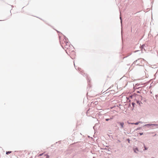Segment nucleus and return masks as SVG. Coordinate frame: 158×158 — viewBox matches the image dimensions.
I'll list each match as a JSON object with an SVG mask.
<instances>
[{
  "mask_svg": "<svg viewBox=\"0 0 158 158\" xmlns=\"http://www.w3.org/2000/svg\"><path fill=\"white\" fill-rule=\"evenodd\" d=\"M113 118H110V119H112ZM110 119H109V118H106V121H109V120Z\"/></svg>",
  "mask_w": 158,
  "mask_h": 158,
  "instance_id": "obj_9",
  "label": "nucleus"
},
{
  "mask_svg": "<svg viewBox=\"0 0 158 158\" xmlns=\"http://www.w3.org/2000/svg\"><path fill=\"white\" fill-rule=\"evenodd\" d=\"M144 148H145V150H147L148 149L146 147H144Z\"/></svg>",
  "mask_w": 158,
  "mask_h": 158,
  "instance_id": "obj_11",
  "label": "nucleus"
},
{
  "mask_svg": "<svg viewBox=\"0 0 158 158\" xmlns=\"http://www.w3.org/2000/svg\"><path fill=\"white\" fill-rule=\"evenodd\" d=\"M143 134V133H139V134L140 135H142Z\"/></svg>",
  "mask_w": 158,
  "mask_h": 158,
  "instance_id": "obj_13",
  "label": "nucleus"
},
{
  "mask_svg": "<svg viewBox=\"0 0 158 158\" xmlns=\"http://www.w3.org/2000/svg\"><path fill=\"white\" fill-rule=\"evenodd\" d=\"M11 151H8V152H6V154L7 155H8V154L11 153Z\"/></svg>",
  "mask_w": 158,
  "mask_h": 158,
  "instance_id": "obj_8",
  "label": "nucleus"
},
{
  "mask_svg": "<svg viewBox=\"0 0 158 158\" xmlns=\"http://www.w3.org/2000/svg\"><path fill=\"white\" fill-rule=\"evenodd\" d=\"M64 39L65 41H64V43H63V46H64L65 48L68 51H70L71 48L70 46V43L69 42L68 39L66 38H65Z\"/></svg>",
  "mask_w": 158,
  "mask_h": 158,
  "instance_id": "obj_1",
  "label": "nucleus"
},
{
  "mask_svg": "<svg viewBox=\"0 0 158 158\" xmlns=\"http://www.w3.org/2000/svg\"><path fill=\"white\" fill-rule=\"evenodd\" d=\"M128 142H129H129H130V140H129V139H128Z\"/></svg>",
  "mask_w": 158,
  "mask_h": 158,
  "instance_id": "obj_14",
  "label": "nucleus"
},
{
  "mask_svg": "<svg viewBox=\"0 0 158 158\" xmlns=\"http://www.w3.org/2000/svg\"><path fill=\"white\" fill-rule=\"evenodd\" d=\"M142 59H138L136 61H135L134 62V63L136 65H138L139 66H141L142 64Z\"/></svg>",
  "mask_w": 158,
  "mask_h": 158,
  "instance_id": "obj_2",
  "label": "nucleus"
},
{
  "mask_svg": "<svg viewBox=\"0 0 158 158\" xmlns=\"http://www.w3.org/2000/svg\"><path fill=\"white\" fill-rule=\"evenodd\" d=\"M139 122H137V123H131V124H135V125H138V124L139 123Z\"/></svg>",
  "mask_w": 158,
  "mask_h": 158,
  "instance_id": "obj_6",
  "label": "nucleus"
},
{
  "mask_svg": "<svg viewBox=\"0 0 158 158\" xmlns=\"http://www.w3.org/2000/svg\"><path fill=\"white\" fill-rule=\"evenodd\" d=\"M120 125H121V128H123V127L124 123L123 122L122 123H119Z\"/></svg>",
  "mask_w": 158,
  "mask_h": 158,
  "instance_id": "obj_4",
  "label": "nucleus"
},
{
  "mask_svg": "<svg viewBox=\"0 0 158 158\" xmlns=\"http://www.w3.org/2000/svg\"><path fill=\"white\" fill-rule=\"evenodd\" d=\"M134 104H135V103H132V106H134Z\"/></svg>",
  "mask_w": 158,
  "mask_h": 158,
  "instance_id": "obj_12",
  "label": "nucleus"
},
{
  "mask_svg": "<svg viewBox=\"0 0 158 158\" xmlns=\"http://www.w3.org/2000/svg\"><path fill=\"white\" fill-rule=\"evenodd\" d=\"M43 155V153L40 154H39V155L38 156V157H40V156H42Z\"/></svg>",
  "mask_w": 158,
  "mask_h": 158,
  "instance_id": "obj_10",
  "label": "nucleus"
},
{
  "mask_svg": "<svg viewBox=\"0 0 158 158\" xmlns=\"http://www.w3.org/2000/svg\"><path fill=\"white\" fill-rule=\"evenodd\" d=\"M152 158H153V157H152Z\"/></svg>",
  "mask_w": 158,
  "mask_h": 158,
  "instance_id": "obj_15",
  "label": "nucleus"
},
{
  "mask_svg": "<svg viewBox=\"0 0 158 158\" xmlns=\"http://www.w3.org/2000/svg\"><path fill=\"white\" fill-rule=\"evenodd\" d=\"M45 156H46L45 158H49V156L47 154H45Z\"/></svg>",
  "mask_w": 158,
  "mask_h": 158,
  "instance_id": "obj_7",
  "label": "nucleus"
},
{
  "mask_svg": "<svg viewBox=\"0 0 158 158\" xmlns=\"http://www.w3.org/2000/svg\"><path fill=\"white\" fill-rule=\"evenodd\" d=\"M134 152H135L137 153L138 152V150L137 148H136L135 149H134Z\"/></svg>",
  "mask_w": 158,
  "mask_h": 158,
  "instance_id": "obj_5",
  "label": "nucleus"
},
{
  "mask_svg": "<svg viewBox=\"0 0 158 158\" xmlns=\"http://www.w3.org/2000/svg\"><path fill=\"white\" fill-rule=\"evenodd\" d=\"M136 103L138 105L140 106L141 105V104H142V103L140 101L138 100H136Z\"/></svg>",
  "mask_w": 158,
  "mask_h": 158,
  "instance_id": "obj_3",
  "label": "nucleus"
}]
</instances>
